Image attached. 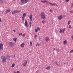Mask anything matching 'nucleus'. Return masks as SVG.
Instances as JSON below:
<instances>
[{"mask_svg": "<svg viewBox=\"0 0 73 73\" xmlns=\"http://www.w3.org/2000/svg\"><path fill=\"white\" fill-rule=\"evenodd\" d=\"M40 17L42 19H46V17L45 16V13L44 12H42L40 14Z\"/></svg>", "mask_w": 73, "mask_h": 73, "instance_id": "obj_1", "label": "nucleus"}, {"mask_svg": "<svg viewBox=\"0 0 73 73\" xmlns=\"http://www.w3.org/2000/svg\"><path fill=\"white\" fill-rule=\"evenodd\" d=\"M27 65V60H25L23 63L22 64V65L24 67L26 66V65Z\"/></svg>", "mask_w": 73, "mask_h": 73, "instance_id": "obj_2", "label": "nucleus"}, {"mask_svg": "<svg viewBox=\"0 0 73 73\" xmlns=\"http://www.w3.org/2000/svg\"><path fill=\"white\" fill-rule=\"evenodd\" d=\"M21 4H26L28 3V0H21Z\"/></svg>", "mask_w": 73, "mask_h": 73, "instance_id": "obj_3", "label": "nucleus"}, {"mask_svg": "<svg viewBox=\"0 0 73 73\" xmlns=\"http://www.w3.org/2000/svg\"><path fill=\"white\" fill-rule=\"evenodd\" d=\"M1 58L2 59H3V60H2V62L3 63H4L5 62H6V58H4V56H1Z\"/></svg>", "mask_w": 73, "mask_h": 73, "instance_id": "obj_4", "label": "nucleus"}, {"mask_svg": "<svg viewBox=\"0 0 73 73\" xmlns=\"http://www.w3.org/2000/svg\"><path fill=\"white\" fill-rule=\"evenodd\" d=\"M65 28H64L63 29H61L60 30V33H62H62H64V32H65Z\"/></svg>", "mask_w": 73, "mask_h": 73, "instance_id": "obj_5", "label": "nucleus"}, {"mask_svg": "<svg viewBox=\"0 0 73 73\" xmlns=\"http://www.w3.org/2000/svg\"><path fill=\"white\" fill-rule=\"evenodd\" d=\"M9 45L10 47H13L14 45L13 43L12 42H9Z\"/></svg>", "mask_w": 73, "mask_h": 73, "instance_id": "obj_6", "label": "nucleus"}, {"mask_svg": "<svg viewBox=\"0 0 73 73\" xmlns=\"http://www.w3.org/2000/svg\"><path fill=\"white\" fill-rule=\"evenodd\" d=\"M3 50V44L0 43V50Z\"/></svg>", "mask_w": 73, "mask_h": 73, "instance_id": "obj_7", "label": "nucleus"}, {"mask_svg": "<svg viewBox=\"0 0 73 73\" xmlns=\"http://www.w3.org/2000/svg\"><path fill=\"white\" fill-rule=\"evenodd\" d=\"M20 11H17L16 10H15L13 11V12H12V14H15L16 13H18Z\"/></svg>", "mask_w": 73, "mask_h": 73, "instance_id": "obj_8", "label": "nucleus"}, {"mask_svg": "<svg viewBox=\"0 0 73 73\" xmlns=\"http://www.w3.org/2000/svg\"><path fill=\"white\" fill-rule=\"evenodd\" d=\"M33 16V15L32 14H31L30 16H29V18L30 19V21H32V17Z\"/></svg>", "mask_w": 73, "mask_h": 73, "instance_id": "obj_9", "label": "nucleus"}, {"mask_svg": "<svg viewBox=\"0 0 73 73\" xmlns=\"http://www.w3.org/2000/svg\"><path fill=\"white\" fill-rule=\"evenodd\" d=\"M49 37H48V36L46 37L45 39V41H46V42H48L49 41Z\"/></svg>", "mask_w": 73, "mask_h": 73, "instance_id": "obj_10", "label": "nucleus"}, {"mask_svg": "<svg viewBox=\"0 0 73 73\" xmlns=\"http://www.w3.org/2000/svg\"><path fill=\"white\" fill-rule=\"evenodd\" d=\"M25 46V44L24 43H22L20 45V46L21 48H24Z\"/></svg>", "mask_w": 73, "mask_h": 73, "instance_id": "obj_11", "label": "nucleus"}, {"mask_svg": "<svg viewBox=\"0 0 73 73\" xmlns=\"http://www.w3.org/2000/svg\"><path fill=\"white\" fill-rule=\"evenodd\" d=\"M40 28L39 27H37L36 29L35 30V32H37L38 31H40Z\"/></svg>", "mask_w": 73, "mask_h": 73, "instance_id": "obj_12", "label": "nucleus"}, {"mask_svg": "<svg viewBox=\"0 0 73 73\" xmlns=\"http://www.w3.org/2000/svg\"><path fill=\"white\" fill-rule=\"evenodd\" d=\"M25 25L26 27H28V22H27V21L25 20Z\"/></svg>", "mask_w": 73, "mask_h": 73, "instance_id": "obj_13", "label": "nucleus"}, {"mask_svg": "<svg viewBox=\"0 0 73 73\" xmlns=\"http://www.w3.org/2000/svg\"><path fill=\"white\" fill-rule=\"evenodd\" d=\"M62 15H60L58 17V20H61L62 19Z\"/></svg>", "mask_w": 73, "mask_h": 73, "instance_id": "obj_14", "label": "nucleus"}, {"mask_svg": "<svg viewBox=\"0 0 73 73\" xmlns=\"http://www.w3.org/2000/svg\"><path fill=\"white\" fill-rule=\"evenodd\" d=\"M11 12V9H9L7 10L5 12V13L6 14H7V13L9 12Z\"/></svg>", "mask_w": 73, "mask_h": 73, "instance_id": "obj_15", "label": "nucleus"}, {"mask_svg": "<svg viewBox=\"0 0 73 73\" xmlns=\"http://www.w3.org/2000/svg\"><path fill=\"white\" fill-rule=\"evenodd\" d=\"M41 2L43 3H48V1L46 0L41 1Z\"/></svg>", "mask_w": 73, "mask_h": 73, "instance_id": "obj_16", "label": "nucleus"}, {"mask_svg": "<svg viewBox=\"0 0 73 73\" xmlns=\"http://www.w3.org/2000/svg\"><path fill=\"white\" fill-rule=\"evenodd\" d=\"M50 68V66H48L46 67V69H47V70H49Z\"/></svg>", "mask_w": 73, "mask_h": 73, "instance_id": "obj_17", "label": "nucleus"}, {"mask_svg": "<svg viewBox=\"0 0 73 73\" xmlns=\"http://www.w3.org/2000/svg\"><path fill=\"white\" fill-rule=\"evenodd\" d=\"M54 64H56L57 65V66H59L60 65V63H59V64H58V63H57V62H54Z\"/></svg>", "mask_w": 73, "mask_h": 73, "instance_id": "obj_18", "label": "nucleus"}, {"mask_svg": "<svg viewBox=\"0 0 73 73\" xmlns=\"http://www.w3.org/2000/svg\"><path fill=\"white\" fill-rule=\"evenodd\" d=\"M26 13H24L23 14V16L22 17H26Z\"/></svg>", "mask_w": 73, "mask_h": 73, "instance_id": "obj_19", "label": "nucleus"}, {"mask_svg": "<svg viewBox=\"0 0 73 73\" xmlns=\"http://www.w3.org/2000/svg\"><path fill=\"white\" fill-rule=\"evenodd\" d=\"M67 43V41H66V40H65L63 42L64 44H66Z\"/></svg>", "mask_w": 73, "mask_h": 73, "instance_id": "obj_20", "label": "nucleus"}, {"mask_svg": "<svg viewBox=\"0 0 73 73\" xmlns=\"http://www.w3.org/2000/svg\"><path fill=\"white\" fill-rule=\"evenodd\" d=\"M13 41H15V42H16V40H17V38H14L13 39Z\"/></svg>", "mask_w": 73, "mask_h": 73, "instance_id": "obj_21", "label": "nucleus"}, {"mask_svg": "<svg viewBox=\"0 0 73 73\" xmlns=\"http://www.w3.org/2000/svg\"><path fill=\"white\" fill-rule=\"evenodd\" d=\"M29 25L30 28H31L32 26V22H29Z\"/></svg>", "mask_w": 73, "mask_h": 73, "instance_id": "obj_22", "label": "nucleus"}, {"mask_svg": "<svg viewBox=\"0 0 73 73\" xmlns=\"http://www.w3.org/2000/svg\"><path fill=\"white\" fill-rule=\"evenodd\" d=\"M40 46V43H37L36 44V46Z\"/></svg>", "mask_w": 73, "mask_h": 73, "instance_id": "obj_23", "label": "nucleus"}, {"mask_svg": "<svg viewBox=\"0 0 73 73\" xmlns=\"http://www.w3.org/2000/svg\"><path fill=\"white\" fill-rule=\"evenodd\" d=\"M7 60H10V56H7Z\"/></svg>", "mask_w": 73, "mask_h": 73, "instance_id": "obj_24", "label": "nucleus"}, {"mask_svg": "<svg viewBox=\"0 0 73 73\" xmlns=\"http://www.w3.org/2000/svg\"><path fill=\"white\" fill-rule=\"evenodd\" d=\"M15 66V64H13L11 66L12 68H13Z\"/></svg>", "mask_w": 73, "mask_h": 73, "instance_id": "obj_25", "label": "nucleus"}, {"mask_svg": "<svg viewBox=\"0 0 73 73\" xmlns=\"http://www.w3.org/2000/svg\"><path fill=\"white\" fill-rule=\"evenodd\" d=\"M22 21H24V18L23 17H22Z\"/></svg>", "mask_w": 73, "mask_h": 73, "instance_id": "obj_26", "label": "nucleus"}, {"mask_svg": "<svg viewBox=\"0 0 73 73\" xmlns=\"http://www.w3.org/2000/svg\"><path fill=\"white\" fill-rule=\"evenodd\" d=\"M71 22V21H70V20L68 21V25H69V24H70Z\"/></svg>", "mask_w": 73, "mask_h": 73, "instance_id": "obj_27", "label": "nucleus"}, {"mask_svg": "<svg viewBox=\"0 0 73 73\" xmlns=\"http://www.w3.org/2000/svg\"><path fill=\"white\" fill-rule=\"evenodd\" d=\"M30 46H32V42L30 41Z\"/></svg>", "mask_w": 73, "mask_h": 73, "instance_id": "obj_28", "label": "nucleus"}, {"mask_svg": "<svg viewBox=\"0 0 73 73\" xmlns=\"http://www.w3.org/2000/svg\"><path fill=\"white\" fill-rule=\"evenodd\" d=\"M48 3H49V4H50L51 5H52V6H53V3H50V2H49Z\"/></svg>", "mask_w": 73, "mask_h": 73, "instance_id": "obj_29", "label": "nucleus"}, {"mask_svg": "<svg viewBox=\"0 0 73 73\" xmlns=\"http://www.w3.org/2000/svg\"><path fill=\"white\" fill-rule=\"evenodd\" d=\"M53 5H56V6H58V5L56 4L55 3H53Z\"/></svg>", "mask_w": 73, "mask_h": 73, "instance_id": "obj_30", "label": "nucleus"}, {"mask_svg": "<svg viewBox=\"0 0 73 73\" xmlns=\"http://www.w3.org/2000/svg\"><path fill=\"white\" fill-rule=\"evenodd\" d=\"M46 21H45V20L43 21H42V23H45Z\"/></svg>", "mask_w": 73, "mask_h": 73, "instance_id": "obj_31", "label": "nucleus"}, {"mask_svg": "<svg viewBox=\"0 0 73 73\" xmlns=\"http://www.w3.org/2000/svg\"><path fill=\"white\" fill-rule=\"evenodd\" d=\"M73 52V50H72L70 51V53H72Z\"/></svg>", "mask_w": 73, "mask_h": 73, "instance_id": "obj_32", "label": "nucleus"}, {"mask_svg": "<svg viewBox=\"0 0 73 73\" xmlns=\"http://www.w3.org/2000/svg\"><path fill=\"white\" fill-rule=\"evenodd\" d=\"M71 27H71V26L70 25L68 27V28H69V29H70V28H71Z\"/></svg>", "mask_w": 73, "mask_h": 73, "instance_id": "obj_33", "label": "nucleus"}, {"mask_svg": "<svg viewBox=\"0 0 73 73\" xmlns=\"http://www.w3.org/2000/svg\"><path fill=\"white\" fill-rule=\"evenodd\" d=\"M56 50H57V51H58V52H60V50L58 49V48H56Z\"/></svg>", "mask_w": 73, "mask_h": 73, "instance_id": "obj_34", "label": "nucleus"}, {"mask_svg": "<svg viewBox=\"0 0 73 73\" xmlns=\"http://www.w3.org/2000/svg\"><path fill=\"white\" fill-rule=\"evenodd\" d=\"M69 1V0H66V2H67V3Z\"/></svg>", "mask_w": 73, "mask_h": 73, "instance_id": "obj_35", "label": "nucleus"}, {"mask_svg": "<svg viewBox=\"0 0 73 73\" xmlns=\"http://www.w3.org/2000/svg\"><path fill=\"white\" fill-rule=\"evenodd\" d=\"M22 35V33H20L19 34V36H20V35Z\"/></svg>", "mask_w": 73, "mask_h": 73, "instance_id": "obj_36", "label": "nucleus"}, {"mask_svg": "<svg viewBox=\"0 0 73 73\" xmlns=\"http://www.w3.org/2000/svg\"><path fill=\"white\" fill-rule=\"evenodd\" d=\"M36 37H37V35H36L35 36V38H36Z\"/></svg>", "mask_w": 73, "mask_h": 73, "instance_id": "obj_37", "label": "nucleus"}, {"mask_svg": "<svg viewBox=\"0 0 73 73\" xmlns=\"http://www.w3.org/2000/svg\"><path fill=\"white\" fill-rule=\"evenodd\" d=\"M35 73H38V70Z\"/></svg>", "mask_w": 73, "mask_h": 73, "instance_id": "obj_38", "label": "nucleus"}, {"mask_svg": "<svg viewBox=\"0 0 73 73\" xmlns=\"http://www.w3.org/2000/svg\"><path fill=\"white\" fill-rule=\"evenodd\" d=\"M71 38H72V39L73 40V35L71 36Z\"/></svg>", "mask_w": 73, "mask_h": 73, "instance_id": "obj_39", "label": "nucleus"}, {"mask_svg": "<svg viewBox=\"0 0 73 73\" xmlns=\"http://www.w3.org/2000/svg\"><path fill=\"white\" fill-rule=\"evenodd\" d=\"M17 73H20V72L19 71H17Z\"/></svg>", "mask_w": 73, "mask_h": 73, "instance_id": "obj_40", "label": "nucleus"}, {"mask_svg": "<svg viewBox=\"0 0 73 73\" xmlns=\"http://www.w3.org/2000/svg\"><path fill=\"white\" fill-rule=\"evenodd\" d=\"M71 7H72V8L73 7V3H72V4Z\"/></svg>", "mask_w": 73, "mask_h": 73, "instance_id": "obj_41", "label": "nucleus"}, {"mask_svg": "<svg viewBox=\"0 0 73 73\" xmlns=\"http://www.w3.org/2000/svg\"><path fill=\"white\" fill-rule=\"evenodd\" d=\"M53 50H55V49H56V48H53Z\"/></svg>", "mask_w": 73, "mask_h": 73, "instance_id": "obj_42", "label": "nucleus"}, {"mask_svg": "<svg viewBox=\"0 0 73 73\" xmlns=\"http://www.w3.org/2000/svg\"><path fill=\"white\" fill-rule=\"evenodd\" d=\"M13 31H14V32H16V31L15 30H13Z\"/></svg>", "mask_w": 73, "mask_h": 73, "instance_id": "obj_43", "label": "nucleus"}, {"mask_svg": "<svg viewBox=\"0 0 73 73\" xmlns=\"http://www.w3.org/2000/svg\"><path fill=\"white\" fill-rule=\"evenodd\" d=\"M50 12H52V10L51 9H50Z\"/></svg>", "mask_w": 73, "mask_h": 73, "instance_id": "obj_44", "label": "nucleus"}, {"mask_svg": "<svg viewBox=\"0 0 73 73\" xmlns=\"http://www.w3.org/2000/svg\"><path fill=\"white\" fill-rule=\"evenodd\" d=\"M13 73H16V71H14L13 72Z\"/></svg>", "mask_w": 73, "mask_h": 73, "instance_id": "obj_45", "label": "nucleus"}, {"mask_svg": "<svg viewBox=\"0 0 73 73\" xmlns=\"http://www.w3.org/2000/svg\"><path fill=\"white\" fill-rule=\"evenodd\" d=\"M1 19L0 18V22H1Z\"/></svg>", "mask_w": 73, "mask_h": 73, "instance_id": "obj_46", "label": "nucleus"}, {"mask_svg": "<svg viewBox=\"0 0 73 73\" xmlns=\"http://www.w3.org/2000/svg\"><path fill=\"white\" fill-rule=\"evenodd\" d=\"M70 12L73 13V11H70Z\"/></svg>", "mask_w": 73, "mask_h": 73, "instance_id": "obj_47", "label": "nucleus"}, {"mask_svg": "<svg viewBox=\"0 0 73 73\" xmlns=\"http://www.w3.org/2000/svg\"><path fill=\"white\" fill-rule=\"evenodd\" d=\"M24 35H25V34H23V36H24Z\"/></svg>", "mask_w": 73, "mask_h": 73, "instance_id": "obj_48", "label": "nucleus"}, {"mask_svg": "<svg viewBox=\"0 0 73 73\" xmlns=\"http://www.w3.org/2000/svg\"><path fill=\"white\" fill-rule=\"evenodd\" d=\"M72 70H73V68H72Z\"/></svg>", "mask_w": 73, "mask_h": 73, "instance_id": "obj_49", "label": "nucleus"}, {"mask_svg": "<svg viewBox=\"0 0 73 73\" xmlns=\"http://www.w3.org/2000/svg\"><path fill=\"white\" fill-rule=\"evenodd\" d=\"M64 64H65V63H64Z\"/></svg>", "mask_w": 73, "mask_h": 73, "instance_id": "obj_50", "label": "nucleus"}, {"mask_svg": "<svg viewBox=\"0 0 73 73\" xmlns=\"http://www.w3.org/2000/svg\"><path fill=\"white\" fill-rule=\"evenodd\" d=\"M14 57H15V56H14Z\"/></svg>", "mask_w": 73, "mask_h": 73, "instance_id": "obj_51", "label": "nucleus"}]
</instances>
